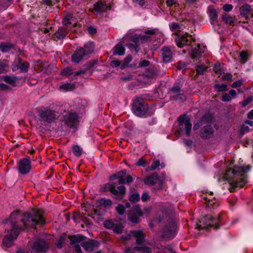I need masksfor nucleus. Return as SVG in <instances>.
<instances>
[{
  "instance_id": "f257e3e1",
  "label": "nucleus",
  "mask_w": 253,
  "mask_h": 253,
  "mask_svg": "<svg viewBox=\"0 0 253 253\" xmlns=\"http://www.w3.org/2000/svg\"><path fill=\"white\" fill-rule=\"evenodd\" d=\"M6 225V235L3 239L2 244L8 248L12 246L23 227H34L37 224L42 225L45 222L39 210H32L30 212L20 214V211H13L8 219H5L2 221Z\"/></svg>"
},
{
  "instance_id": "f03ea898",
  "label": "nucleus",
  "mask_w": 253,
  "mask_h": 253,
  "mask_svg": "<svg viewBox=\"0 0 253 253\" xmlns=\"http://www.w3.org/2000/svg\"><path fill=\"white\" fill-rule=\"evenodd\" d=\"M250 170L249 166L237 167L228 169L225 174L219 178V182L225 181L228 184V189L234 191L237 187H242L247 182L246 173Z\"/></svg>"
},
{
  "instance_id": "7ed1b4c3",
  "label": "nucleus",
  "mask_w": 253,
  "mask_h": 253,
  "mask_svg": "<svg viewBox=\"0 0 253 253\" xmlns=\"http://www.w3.org/2000/svg\"><path fill=\"white\" fill-rule=\"evenodd\" d=\"M198 16L197 14H189L185 20L182 21L180 23L175 22V32L178 29L183 30L186 27H189L191 25L195 24L198 21ZM182 32V34H176V37L175 38V42L178 47L182 48L188 44V41L191 39L190 36H187L186 32ZM176 33H175V35Z\"/></svg>"
},
{
  "instance_id": "20e7f679",
  "label": "nucleus",
  "mask_w": 253,
  "mask_h": 253,
  "mask_svg": "<svg viewBox=\"0 0 253 253\" xmlns=\"http://www.w3.org/2000/svg\"><path fill=\"white\" fill-rule=\"evenodd\" d=\"M78 116L74 112H68L63 116L60 127H58L57 132L61 135L65 134L70 132L71 129L75 131V126L78 122Z\"/></svg>"
},
{
  "instance_id": "39448f33",
  "label": "nucleus",
  "mask_w": 253,
  "mask_h": 253,
  "mask_svg": "<svg viewBox=\"0 0 253 253\" xmlns=\"http://www.w3.org/2000/svg\"><path fill=\"white\" fill-rule=\"evenodd\" d=\"M221 214H219L217 217H213L211 215L203 217L199 220V223H196V228L200 230L201 229H208L209 227L214 226L217 229L218 226L215 225L216 223L220 220Z\"/></svg>"
},
{
  "instance_id": "423d86ee",
  "label": "nucleus",
  "mask_w": 253,
  "mask_h": 253,
  "mask_svg": "<svg viewBox=\"0 0 253 253\" xmlns=\"http://www.w3.org/2000/svg\"><path fill=\"white\" fill-rule=\"evenodd\" d=\"M40 120L42 124L47 125L58 117V113L54 110L45 109L39 112Z\"/></svg>"
},
{
  "instance_id": "0eeeda50",
  "label": "nucleus",
  "mask_w": 253,
  "mask_h": 253,
  "mask_svg": "<svg viewBox=\"0 0 253 253\" xmlns=\"http://www.w3.org/2000/svg\"><path fill=\"white\" fill-rule=\"evenodd\" d=\"M142 97H136L133 101L132 111L137 116L141 117L145 114L147 111V105L143 101Z\"/></svg>"
},
{
  "instance_id": "6e6552de",
  "label": "nucleus",
  "mask_w": 253,
  "mask_h": 253,
  "mask_svg": "<svg viewBox=\"0 0 253 253\" xmlns=\"http://www.w3.org/2000/svg\"><path fill=\"white\" fill-rule=\"evenodd\" d=\"M30 245L33 251L36 253H45L49 248L48 244L42 239H36Z\"/></svg>"
},
{
  "instance_id": "1a4fd4ad",
  "label": "nucleus",
  "mask_w": 253,
  "mask_h": 253,
  "mask_svg": "<svg viewBox=\"0 0 253 253\" xmlns=\"http://www.w3.org/2000/svg\"><path fill=\"white\" fill-rule=\"evenodd\" d=\"M150 41H151V38L149 36L135 35L132 37V42L133 43L129 44V48L130 50H134L137 52L139 50V46L140 42L144 43Z\"/></svg>"
},
{
  "instance_id": "9d476101",
  "label": "nucleus",
  "mask_w": 253,
  "mask_h": 253,
  "mask_svg": "<svg viewBox=\"0 0 253 253\" xmlns=\"http://www.w3.org/2000/svg\"><path fill=\"white\" fill-rule=\"evenodd\" d=\"M112 186L110 183H107L103 187V190L104 191H110L112 194L115 196L117 200H121L126 192L125 187L123 185L119 186L118 187V190L116 189H112Z\"/></svg>"
},
{
  "instance_id": "9b49d317",
  "label": "nucleus",
  "mask_w": 253,
  "mask_h": 253,
  "mask_svg": "<svg viewBox=\"0 0 253 253\" xmlns=\"http://www.w3.org/2000/svg\"><path fill=\"white\" fill-rule=\"evenodd\" d=\"M178 122L180 130L181 131L185 130L186 135L189 136L191 133L192 124L189 119L186 115H182L179 118Z\"/></svg>"
},
{
  "instance_id": "f8f14e48",
  "label": "nucleus",
  "mask_w": 253,
  "mask_h": 253,
  "mask_svg": "<svg viewBox=\"0 0 253 253\" xmlns=\"http://www.w3.org/2000/svg\"><path fill=\"white\" fill-rule=\"evenodd\" d=\"M142 214L140 207L138 205L135 206L129 211L128 219L132 223H136L138 222L139 218Z\"/></svg>"
},
{
  "instance_id": "ddd939ff",
  "label": "nucleus",
  "mask_w": 253,
  "mask_h": 253,
  "mask_svg": "<svg viewBox=\"0 0 253 253\" xmlns=\"http://www.w3.org/2000/svg\"><path fill=\"white\" fill-rule=\"evenodd\" d=\"M144 182L145 184L150 186L159 184V187L157 188V189H160L162 188L160 179L158 176V174L156 173H153L152 174L147 176L144 180Z\"/></svg>"
},
{
  "instance_id": "4468645a",
  "label": "nucleus",
  "mask_w": 253,
  "mask_h": 253,
  "mask_svg": "<svg viewBox=\"0 0 253 253\" xmlns=\"http://www.w3.org/2000/svg\"><path fill=\"white\" fill-rule=\"evenodd\" d=\"M31 161L30 159L24 158L21 159L18 165V169L19 172L23 174H26L29 172L31 167Z\"/></svg>"
},
{
  "instance_id": "2eb2a0df",
  "label": "nucleus",
  "mask_w": 253,
  "mask_h": 253,
  "mask_svg": "<svg viewBox=\"0 0 253 253\" xmlns=\"http://www.w3.org/2000/svg\"><path fill=\"white\" fill-rule=\"evenodd\" d=\"M99 243L94 240H89L82 243L81 245L87 252H91L97 248L99 246Z\"/></svg>"
},
{
  "instance_id": "dca6fc26",
  "label": "nucleus",
  "mask_w": 253,
  "mask_h": 253,
  "mask_svg": "<svg viewBox=\"0 0 253 253\" xmlns=\"http://www.w3.org/2000/svg\"><path fill=\"white\" fill-rule=\"evenodd\" d=\"M85 56L82 47H78L72 56V61L75 63H79Z\"/></svg>"
},
{
  "instance_id": "f3484780",
  "label": "nucleus",
  "mask_w": 253,
  "mask_h": 253,
  "mask_svg": "<svg viewBox=\"0 0 253 253\" xmlns=\"http://www.w3.org/2000/svg\"><path fill=\"white\" fill-rule=\"evenodd\" d=\"M130 233L136 238V243L138 246L142 245L144 242L145 235L141 230H131Z\"/></svg>"
},
{
  "instance_id": "a211bd4d",
  "label": "nucleus",
  "mask_w": 253,
  "mask_h": 253,
  "mask_svg": "<svg viewBox=\"0 0 253 253\" xmlns=\"http://www.w3.org/2000/svg\"><path fill=\"white\" fill-rule=\"evenodd\" d=\"M93 9L94 11L99 14L110 9V7L106 4L100 1L93 4Z\"/></svg>"
},
{
  "instance_id": "6ab92c4d",
  "label": "nucleus",
  "mask_w": 253,
  "mask_h": 253,
  "mask_svg": "<svg viewBox=\"0 0 253 253\" xmlns=\"http://www.w3.org/2000/svg\"><path fill=\"white\" fill-rule=\"evenodd\" d=\"M206 50V47L204 45L199 44L197 47L193 49L190 52L191 57L193 59H197L201 57L202 53H204Z\"/></svg>"
},
{
  "instance_id": "aec40b11",
  "label": "nucleus",
  "mask_w": 253,
  "mask_h": 253,
  "mask_svg": "<svg viewBox=\"0 0 253 253\" xmlns=\"http://www.w3.org/2000/svg\"><path fill=\"white\" fill-rule=\"evenodd\" d=\"M161 53L164 62H169L172 59V53L169 47H165L162 48L161 49Z\"/></svg>"
},
{
  "instance_id": "412c9836",
  "label": "nucleus",
  "mask_w": 253,
  "mask_h": 253,
  "mask_svg": "<svg viewBox=\"0 0 253 253\" xmlns=\"http://www.w3.org/2000/svg\"><path fill=\"white\" fill-rule=\"evenodd\" d=\"M213 133V129L211 125L205 126L201 131L200 135L203 138L210 137Z\"/></svg>"
},
{
  "instance_id": "4be33fe9",
  "label": "nucleus",
  "mask_w": 253,
  "mask_h": 253,
  "mask_svg": "<svg viewBox=\"0 0 253 253\" xmlns=\"http://www.w3.org/2000/svg\"><path fill=\"white\" fill-rule=\"evenodd\" d=\"M16 65L21 70V72L24 73L28 71L29 67V63L27 62H23L20 58H17Z\"/></svg>"
},
{
  "instance_id": "5701e85b",
  "label": "nucleus",
  "mask_w": 253,
  "mask_h": 253,
  "mask_svg": "<svg viewBox=\"0 0 253 253\" xmlns=\"http://www.w3.org/2000/svg\"><path fill=\"white\" fill-rule=\"evenodd\" d=\"M125 53V48L121 42L118 43L113 48V55H123Z\"/></svg>"
},
{
  "instance_id": "b1692460",
  "label": "nucleus",
  "mask_w": 253,
  "mask_h": 253,
  "mask_svg": "<svg viewBox=\"0 0 253 253\" xmlns=\"http://www.w3.org/2000/svg\"><path fill=\"white\" fill-rule=\"evenodd\" d=\"M69 238L70 240V244L74 245L84 241L85 239V237L82 235H76L69 236Z\"/></svg>"
},
{
  "instance_id": "393cba45",
  "label": "nucleus",
  "mask_w": 253,
  "mask_h": 253,
  "mask_svg": "<svg viewBox=\"0 0 253 253\" xmlns=\"http://www.w3.org/2000/svg\"><path fill=\"white\" fill-rule=\"evenodd\" d=\"M206 201V203L207 205V207L210 208H216L219 206V203L218 201L215 199L214 198L213 199H211V198L204 197Z\"/></svg>"
},
{
  "instance_id": "a878e982",
  "label": "nucleus",
  "mask_w": 253,
  "mask_h": 253,
  "mask_svg": "<svg viewBox=\"0 0 253 253\" xmlns=\"http://www.w3.org/2000/svg\"><path fill=\"white\" fill-rule=\"evenodd\" d=\"M236 96V91L234 89H231L228 93H224L222 96V100L224 102L229 101L232 98Z\"/></svg>"
},
{
  "instance_id": "bb28decb",
  "label": "nucleus",
  "mask_w": 253,
  "mask_h": 253,
  "mask_svg": "<svg viewBox=\"0 0 253 253\" xmlns=\"http://www.w3.org/2000/svg\"><path fill=\"white\" fill-rule=\"evenodd\" d=\"M82 49L84 50V52L86 55L90 54L94 51V43L92 42H88L84 44Z\"/></svg>"
},
{
  "instance_id": "cd10ccee",
  "label": "nucleus",
  "mask_w": 253,
  "mask_h": 253,
  "mask_svg": "<svg viewBox=\"0 0 253 253\" xmlns=\"http://www.w3.org/2000/svg\"><path fill=\"white\" fill-rule=\"evenodd\" d=\"M14 47V45L9 42L0 43V50L2 52H8Z\"/></svg>"
},
{
  "instance_id": "c85d7f7f",
  "label": "nucleus",
  "mask_w": 253,
  "mask_h": 253,
  "mask_svg": "<svg viewBox=\"0 0 253 253\" xmlns=\"http://www.w3.org/2000/svg\"><path fill=\"white\" fill-rule=\"evenodd\" d=\"M251 8L249 5H244L240 8V14L241 15L247 17L249 16L251 12Z\"/></svg>"
},
{
  "instance_id": "c756f323",
  "label": "nucleus",
  "mask_w": 253,
  "mask_h": 253,
  "mask_svg": "<svg viewBox=\"0 0 253 253\" xmlns=\"http://www.w3.org/2000/svg\"><path fill=\"white\" fill-rule=\"evenodd\" d=\"M133 251H139L142 253H150L151 252V248L143 246L142 245L135 247L133 249Z\"/></svg>"
},
{
  "instance_id": "7c9ffc66",
  "label": "nucleus",
  "mask_w": 253,
  "mask_h": 253,
  "mask_svg": "<svg viewBox=\"0 0 253 253\" xmlns=\"http://www.w3.org/2000/svg\"><path fill=\"white\" fill-rule=\"evenodd\" d=\"M66 234L63 233L60 236V238L58 239L57 242L55 243L54 244L56 247L58 249H61L65 243L66 240Z\"/></svg>"
},
{
  "instance_id": "2f4dec72",
  "label": "nucleus",
  "mask_w": 253,
  "mask_h": 253,
  "mask_svg": "<svg viewBox=\"0 0 253 253\" xmlns=\"http://www.w3.org/2000/svg\"><path fill=\"white\" fill-rule=\"evenodd\" d=\"M8 64L5 60H0V74L6 73L8 70Z\"/></svg>"
},
{
  "instance_id": "473e14b6",
  "label": "nucleus",
  "mask_w": 253,
  "mask_h": 253,
  "mask_svg": "<svg viewBox=\"0 0 253 253\" xmlns=\"http://www.w3.org/2000/svg\"><path fill=\"white\" fill-rule=\"evenodd\" d=\"M131 60L132 57L130 55H127V56H126L125 59L122 61V64L120 67L121 69H124L126 67H128L129 63L130 62Z\"/></svg>"
},
{
  "instance_id": "72a5a7b5",
  "label": "nucleus",
  "mask_w": 253,
  "mask_h": 253,
  "mask_svg": "<svg viewBox=\"0 0 253 253\" xmlns=\"http://www.w3.org/2000/svg\"><path fill=\"white\" fill-rule=\"evenodd\" d=\"M129 200L132 203H135L140 200V196L138 192H134L129 196Z\"/></svg>"
},
{
  "instance_id": "f704fd0d",
  "label": "nucleus",
  "mask_w": 253,
  "mask_h": 253,
  "mask_svg": "<svg viewBox=\"0 0 253 253\" xmlns=\"http://www.w3.org/2000/svg\"><path fill=\"white\" fill-rule=\"evenodd\" d=\"M208 67L204 64L197 65L196 70L198 74L203 75L207 71Z\"/></svg>"
},
{
  "instance_id": "c9c22d12",
  "label": "nucleus",
  "mask_w": 253,
  "mask_h": 253,
  "mask_svg": "<svg viewBox=\"0 0 253 253\" xmlns=\"http://www.w3.org/2000/svg\"><path fill=\"white\" fill-rule=\"evenodd\" d=\"M178 90L175 88V101L183 102L186 100L185 96L182 93H177Z\"/></svg>"
},
{
  "instance_id": "e433bc0d",
  "label": "nucleus",
  "mask_w": 253,
  "mask_h": 253,
  "mask_svg": "<svg viewBox=\"0 0 253 253\" xmlns=\"http://www.w3.org/2000/svg\"><path fill=\"white\" fill-rule=\"evenodd\" d=\"M123 228L124 227L122 224H115L112 230L115 233L120 234L122 233Z\"/></svg>"
},
{
  "instance_id": "4c0bfd02",
  "label": "nucleus",
  "mask_w": 253,
  "mask_h": 253,
  "mask_svg": "<svg viewBox=\"0 0 253 253\" xmlns=\"http://www.w3.org/2000/svg\"><path fill=\"white\" fill-rule=\"evenodd\" d=\"M83 149L78 145L73 146V152L77 157H80L82 155Z\"/></svg>"
},
{
  "instance_id": "58836bf2",
  "label": "nucleus",
  "mask_w": 253,
  "mask_h": 253,
  "mask_svg": "<svg viewBox=\"0 0 253 253\" xmlns=\"http://www.w3.org/2000/svg\"><path fill=\"white\" fill-rule=\"evenodd\" d=\"M18 78L16 77H10L6 76L3 77V80L7 83L13 84H14Z\"/></svg>"
},
{
  "instance_id": "ea45409f",
  "label": "nucleus",
  "mask_w": 253,
  "mask_h": 253,
  "mask_svg": "<svg viewBox=\"0 0 253 253\" xmlns=\"http://www.w3.org/2000/svg\"><path fill=\"white\" fill-rule=\"evenodd\" d=\"M73 16L71 14H67L63 21V25L65 27H67L68 25L71 23V20L72 19Z\"/></svg>"
},
{
  "instance_id": "a19ab883",
  "label": "nucleus",
  "mask_w": 253,
  "mask_h": 253,
  "mask_svg": "<svg viewBox=\"0 0 253 253\" xmlns=\"http://www.w3.org/2000/svg\"><path fill=\"white\" fill-rule=\"evenodd\" d=\"M249 56V55L248 52L245 51H242L240 54L241 60L243 63H245L248 61Z\"/></svg>"
},
{
  "instance_id": "79ce46f5",
  "label": "nucleus",
  "mask_w": 253,
  "mask_h": 253,
  "mask_svg": "<svg viewBox=\"0 0 253 253\" xmlns=\"http://www.w3.org/2000/svg\"><path fill=\"white\" fill-rule=\"evenodd\" d=\"M61 74L64 76H69L73 74H74V72L73 71V69L71 67H66L61 72Z\"/></svg>"
},
{
  "instance_id": "37998d69",
  "label": "nucleus",
  "mask_w": 253,
  "mask_h": 253,
  "mask_svg": "<svg viewBox=\"0 0 253 253\" xmlns=\"http://www.w3.org/2000/svg\"><path fill=\"white\" fill-rule=\"evenodd\" d=\"M37 65L38 66H39L40 68H41V70H45V72L47 71V68L49 67V65L48 64V63L46 62H42L41 61H38L37 62Z\"/></svg>"
},
{
  "instance_id": "c03bdc74",
  "label": "nucleus",
  "mask_w": 253,
  "mask_h": 253,
  "mask_svg": "<svg viewBox=\"0 0 253 253\" xmlns=\"http://www.w3.org/2000/svg\"><path fill=\"white\" fill-rule=\"evenodd\" d=\"M160 165V161L158 160L154 161L150 167L147 169V170H153L156 169Z\"/></svg>"
},
{
  "instance_id": "a18cd8bd",
  "label": "nucleus",
  "mask_w": 253,
  "mask_h": 253,
  "mask_svg": "<svg viewBox=\"0 0 253 253\" xmlns=\"http://www.w3.org/2000/svg\"><path fill=\"white\" fill-rule=\"evenodd\" d=\"M75 87V85L74 84H65L63 85H62L60 86L61 88L65 90H73Z\"/></svg>"
},
{
  "instance_id": "49530a36",
  "label": "nucleus",
  "mask_w": 253,
  "mask_h": 253,
  "mask_svg": "<svg viewBox=\"0 0 253 253\" xmlns=\"http://www.w3.org/2000/svg\"><path fill=\"white\" fill-rule=\"evenodd\" d=\"M214 87L218 91H222L227 90V86L225 84H216L214 85Z\"/></svg>"
},
{
  "instance_id": "de8ad7c7",
  "label": "nucleus",
  "mask_w": 253,
  "mask_h": 253,
  "mask_svg": "<svg viewBox=\"0 0 253 253\" xmlns=\"http://www.w3.org/2000/svg\"><path fill=\"white\" fill-rule=\"evenodd\" d=\"M172 234H173L172 228H171L170 229L165 228L164 229L163 236L169 238L172 236Z\"/></svg>"
},
{
  "instance_id": "09e8293b",
  "label": "nucleus",
  "mask_w": 253,
  "mask_h": 253,
  "mask_svg": "<svg viewBox=\"0 0 253 253\" xmlns=\"http://www.w3.org/2000/svg\"><path fill=\"white\" fill-rule=\"evenodd\" d=\"M115 224L111 220H106L104 222V226L107 229H112Z\"/></svg>"
},
{
  "instance_id": "8fccbe9b",
  "label": "nucleus",
  "mask_w": 253,
  "mask_h": 253,
  "mask_svg": "<svg viewBox=\"0 0 253 253\" xmlns=\"http://www.w3.org/2000/svg\"><path fill=\"white\" fill-rule=\"evenodd\" d=\"M116 209L117 212L120 215H123L125 213V208L123 205H118V206L116 208Z\"/></svg>"
},
{
  "instance_id": "3c124183",
  "label": "nucleus",
  "mask_w": 253,
  "mask_h": 253,
  "mask_svg": "<svg viewBox=\"0 0 253 253\" xmlns=\"http://www.w3.org/2000/svg\"><path fill=\"white\" fill-rule=\"evenodd\" d=\"M222 19L226 23L231 24L233 22V18L227 14L223 15Z\"/></svg>"
},
{
  "instance_id": "603ef678",
  "label": "nucleus",
  "mask_w": 253,
  "mask_h": 253,
  "mask_svg": "<svg viewBox=\"0 0 253 253\" xmlns=\"http://www.w3.org/2000/svg\"><path fill=\"white\" fill-rule=\"evenodd\" d=\"M131 236H132L130 231L128 233H126L125 234L121 236V240L125 242L130 239Z\"/></svg>"
},
{
  "instance_id": "864d4df0",
  "label": "nucleus",
  "mask_w": 253,
  "mask_h": 253,
  "mask_svg": "<svg viewBox=\"0 0 253 253\" xmlns=\"http://www.w3.org/2000/svg\"><path fill=\"white\" fill-rule=\"evenodd\" d=\"M209 16L213 20H215L217 18V14L215 9H211L209 11Z\"/></svg>"
},
{
  "instance_id": "5fc2aeb1",
  "label": "nucleus",
  "mask_w": 253,
  "mask_h": 253,
  "mask_svg": "<svg viewBox=\"0 0 253 253\" xmlns=\"http://www.w3.org/2000/svg\"><path fill=\"white\" fill-rule=\"evenodd\" d=\"M253 100V98L252 97H249L248 98L246 99L244 101H243L242 102L240 103V104L242 105V106L243 107H246L249 104H250Z\"/></svg>"
},
{
  "instance_id": "6e6d98bb",
  "label": "nucleus",
  "mask_w": 253,
  "mask_h": 253,
  "mask_svg": "<svg viewBox=\"0 0 253 253\" xmlns=\"http://www.w3.org/2000/svg\"><path fill=\"white\" fill-rule=\"evenodd\" d=\"M96 64V62L95 61H90L87 62L86 64L84 65L85 69L86 70H88L92 68L94 65Z\"/></svg>"
},
{
  "instance_id": "4d7b16f0",
  "label": "nucleus",
  "mask_w": 253,
  "mask_h": 253,
  "mask_svg": "<svg viewBox=\"0 0 253 253\" xmlns=\"http://www.w3.org/2000/svg\"><path fill=\"white\" fill-rule=\"evenodd\" d=\"M222 79L224 81H231L232 79V75L230 73H227L223 75Z\"/></svg>"
},
{
  "instance_id": "13d9d810",
  "label": "nucleus",
  "mask_w": 253,
  "mask_h": 253,
  "mask_svg": "<svg viewBox=\"0 0 253 253\" xmlns=\"http://www.w3.org/2000/svg\"><path fill=\"white\" fill-rule=\"evenodd\" d=\"M122 62L119 60H113L110 63V65L112 67H117L119 66H121Z\"/></svg>"
},
{
  "instance_id": "bf43d9fd",
  "label": "nucleus",
  "mask_w": 253,
  "mask_h": 253,
  "mask_svg": "<svg viewBox=\"0 0 253 253\" xmlns=\"http://www.w3.org/2000/svg\"><path fill=\"white\" fill-rule=\"evenodd\" d=\"M242 84H243V82H242V81L238 80V81H236L234 82L231 84V86H232V87H233V88H236V87H239V86H241Z\"/></svg>"
},
{
  "instance_id": "052dcab7",
  "label": "nucleus",
  "mask_w": 253,
  "mask_h": 253,
  "mask_svg": "<svg viewBox=\"0 0 253 253\" xmlns=\"http://www.w3.org/2000/svg\"><path fill=\"white\" fill-rule=\"evenodd\" d=\"M150 62L148 60H143L141 61L139 64V67H147L149 65Z\"/></svg>"
},
{
  "instance_id": "680f3d73",
  "label": "nucleus",
  "mask_w": 253,
  "mask_h": 253,
  "mask_svg": "<svg viewBox=\"0 0 253 253\" xmlns=\"http://www.w3.org/2000/svg\"><path fill=\"white\" fill-rule=\"evenodd\" d=\"M214 71L216 74L218 75H221L222 73V70H221L219 65H215L214 66Z\"/></svg>"
},
{
  "instance_id": "e2e57ef3",
  "label": "nucleus",
  "mask_w": 253,
  "mask_h": 253,
  "mask_svg": "<svg viewBox=\"0 0 253 253\" xmlns=\"http://www.w3.org/2000/svg\"><path fill=\"white\" fill-rule=\"evenodd\" d=\"M150 198V197H149V194H148L147 192H144L142 196H141V200L143 201V202H146L147 201V200H148Z\"/></svg>"
},
{
  "instance_id": "0e129e2a",
  "label": "nucleus",
  "mask_w": 253,
  "mask_h": 253,
  "mask_svg": "<svg viewBox=\"0 0 253 253\" xmlns=\"http://www.w3.org/2000/svg\"><path fill=\"white\" fill-rule=\"evenodd\" d=\"M233 8V6L231 4H226L223 6V9L225 11H230Z\"/></svg>"
},
{
  "instance_id": "69168bd1",
  "label": "nucleus",
  "mask_w": 253,
  "mask_h": 253,
  "mask_svg": "<svg viewBox=\"0 0 253 253\" xmlns=\"http://www.w3.org/2000/svg\"><path fill=\"white\" fill-rule=\"evenodd\" d=\"M55 37L57 38L58 40L62 39L64 38V36L62 34L60 33L59 31L58 30V31L55 33Z\"/></svg>"
},
{
  "instance_id": "338daca9",
  "label": "nucleus",
  "mask_w": 253,
  "mask_h": 253,
  "mask_svg": "<svg viewBox=\"0 0 253 253\" xmlns=\"http://www.w3.org/2000/svg\"><path fill=\"white\" fill-rule=\"evenodd\" d=\"M102 204L104 206V207H110L112 205V201L110 200H105L103 201V203Z\"/></svg>"
},
{
  "instance_id": "774afa93",
  "label": "nucleus",
  "mask_w": 253,
  "mask_h": 253,
  "mask_svg": "<svg viewBox=\"0 0 253 253\" xmlns=\"http://www.w3.org/2000/svg\"><path fill=\"white\" fill-rule=\"evenodd\" d=\"M88 32L91 35H94L96 33V29L93 27H89L88 28Z\"/></svg>"
}]
</instances>
